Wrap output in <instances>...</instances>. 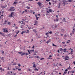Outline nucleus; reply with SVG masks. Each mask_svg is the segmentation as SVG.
I'll list each match as a JSON object with an SVG mask.
<instances>
[{"instance_id": "obj_9", "label": "nucleus", "mask_w": 75, "mask_h": 75, "mask_svg": "<svg viewBox=\"0 0 75 75\" xmlns=\"http://www.w3.org/2000/svg\"><path fill=\"white\" fill-rule=\"evenodd\" d=\"M37 4H38L39 6L40 7L41 6H42V4H41V2H38Z\"/></svg>"}, {"instance_id": "obj_21", "label": "nucleus", "mask_w": 75, "mask_h": 75, "mask_svg": "<svg viewBox=\"0 0 75 75\" xmlns=\"http://www.w3.org/2000/svg\"><path fill=\"white\" fill-rule=\"evenodd\" d=\"M15 68L16 69H18V71H19V68H18V67L16 66Z\"/></svg>"}, {"instance_id": "obj_49", "label": "nucleus", "mask_w": 75, "mask_h": 75, "mask_svg": "<svg viewBox=\"0 0 75 75\" xmlns=\"http://www.w3.org/2000/svg\"><path fill=\"white\" fill-rule=\"evenodd\" d=\"M40 59L41 60H42V59H44V58H41V59Z\"/></svg>"}, {"instance_id": "obj_43", "label": "nucleus", "mask_w": 75, "mask_h": 75, "mask_svg": "<svg viewBox=\"0 0 75 75\" xmlns=\"http://www.w3.org/2000/svg\"><path fill=\"white\" fill-rule=\"evenodd\" d=\"M35 53H37V52H38V51L36 50H35Z\"/></svg>"}, {"instance_id": "obj_23", "label": "nucleus", "mask_w": 75, "mask_h": 75, "mask_svg": "<svg viewBox=\"0 0 75 75\" xmlns=\"http://www.w3.org/2000/svg\"><path fill=\"white\" fill-rule=\"evenodd\" d=\"M53 2H54V4H56V3H57V1L53 0Z\"/></svg>"}, {"instance_id": "obj_48", "label": "nucleus", "mask_w": 75, "mask_h": 75, "mask_svg": "<svg viewBox=\"0 0 75 75\" xmlns=\"http://www.w3.org/2000/svg\"><path fill=\"white\" fill-rule=\"evenodd\" d=\"M52 57V55H51L49 56V58H50L51 57Z\"/></svg>"}, {"instance_id": "obj_38", "label": "nucleus", "mask_w": 75, "mask_h": 75, "mask_svg": "<svg viewBox=\"0 0 75 75\" xmlns=\"http://www.w3.org/2000/svg\"><path fill=\"white\" fill-rule=\"evenodd\" d=\"M68 69H71V68L70 66H69V68H68Z\"/></svg>"}, {"instance_id": "obj_7", "label": "nucleus", "mask_w": 75, "mask_h": 75, "mask_svg": "<svg viewBox=\"0 0 75 75\" xmlns=\"http://www.w3.org/2000/svg\"><path fill=\"white\" fill-rule=\"evenodd\" d=\"M14 14V12H12L11 13V14L9 15V17H13V15Z\"/></svg>"}, {"instance_id": "obj_51", "label": "nucleus", "mask_w": 75, "mask_h": 75, "mask_svg": "<svg viewBox=\"0 0 75 75\" xmlns=\"http://www.w3.org/2000/svg\"><path fill=\"white\" fill-rule=\"evenodd\" d=\"M1 71H3V72H4V69H2V70H1Z\"/></svg>"}, {"instance_id": "obj_63", "label": "nucleus", "mask_w": 75, "mask_h": 75, "mask_svg": "<svg viewBox=\"0 0 75 75\" xmlns=\"http://www.w3.org/2000/svg\"><path fill=\"white\" fill-rule=\"evenodd\" d=\"M72 34H74V31H72Z\"/></svg>"}, {"instance_id": "obj_62", "label": "nucleus", "mask_w": 75, "mask_h": 75, "mask_svg": "<svg viewBox=\"0 0 75 75\" xmlns=\"http://www.w3.org/2000/svg\"><path fill=\"white\" fill-rule=\"evenodd\" d=\"M32 48H34V45L33 46V47H32Z\"/></svg>"}, {"instance_id": "obj_20", "label": "nucleus", "mask_w": 75, "mask_h": 75, "mask_svg": "<svg viewBox=\"0 0 75 75\" xmlns=\"http://www.w3.org/2000/svg\"><path fill=\"white\" fill-rule=\"evenodd\" d=\"M21 28H24V26L23 25H21Z\"/></svg>"}, {"instance_id": "obj_1", "label": "nucleus", "mask_w": 75, "mask_h": 75, "mask_svg": "<svg viewBox=\"0 0 75 75\" xmlns=\"http://www.w3.org/2000/svg\"><path fill=\"white\" fill-rule=\"evenodd\" d=\"M71 1H72L71 0H69L67 1H66L65 0L63 1L62 4H63V6H65V4H68V3L71 2Z\"/></svg>"}, {"instance_id": "obj_32", "label": "nucleus", "mask_w": 75, "mask_h": 75, "mask_svg": "<svg viewBox=\"0 0 75 75\" xmlns=\"http://www.w3.org/2000/svg\"><path fill=\"white\" fill-rule=\"evenodd\" d=\"M26 8H27L28 9H30V7H29L28 6H27V7H26Z\"/></svg>"}, {"instance_id": "obj_56", "label": "nucleus", "mask_w": 75, "mask_h": 75, "mask_svg": "<svg viewBox=\"0 0 75 75\" xmlns=\"http://www.w3.org/2000/svg\"><path fill=\"white\" fill-rule=\"evenodd\" d=\"M73 63L74 64V65H75V61H74L73 62Z\"/></svg>"}, {"instance_id": "obj_24", "label": "nucleus", "mask_w": 75, "mask_h": 75, "mask_svg": "<svg viewBox=\"0 0 75 75\" xmlns=\"http://www.w3.org/2000/svg\"><path fill=\"white\" fill-rule=\"evenodd\" d=\"M1 35H2V36H4L5 37V35H4V33H2V34H1Z\"/></svg>"}, {"instance_id": "obj_54", "label": "nucleus", "mask_w": 75, "mask_h": 75, "mask_svg": "<svg viewBox=\"0 0 75 75\" xmlns=\"http://www.w3.org/2000/svg\"><path fill=\"white\" fill-rule=\"evenodd\" d=\"M67 35H64V37H67Z\"/></svg>"}, {"instance_id": "obj_26", "label": "nucleus", "mask_w": 75, "mask_h": 75, "mask_svg": "<svg viewBox=\"0 0 75 75\" xmlns=\"http://www.w3.org/2000/svg\"><path fill=\"white\" fill-rule=\"evenodd\" d=\"M49 11V12H52V9H50Z\"/></svg>"}, {"instance_id": "obj_52", "label": "nucleus", "mask_w": 75, "mask_h": 75, "mask_svg": "<svg viewBox=\"0 0 75 75\" xmlns=\"http://www.w3.org/2000/svg\"><path fill=\"white\" fill-rule=\"evenodd\" d=\"M60 35H61V36H63V35H64L63 34H60Z\"/></svg>"}, {"instance_id": "obj_16", "label": "nucleus", "mask_w": 75, "mask_h": 75, "mask_svg": "<svg viewBox=\"0 0 75 75\" xmlns=\"http://www.w3.org/2000/svg\"><path fill=\"white\" fill-rule=\"evenodd\" d=\"M4 13V11H1L0 12V15L1 14H3Z\"/></svg>"}, {"instance_id": "obj_5", "label": "nucleus", "mask_w": 75, "mask_h": 75, "mask_svg": "<svg viewBox=\"0 0 75 75\" xmlns=\"http://www.w3.org/2000/svg\"><path fill=\"white\" fill-rule=\"evenodd\" d=\"M1 8H6V7H7V5H6H6H2L1 6Z\"/></svg>"}, {"instance_id": "obj_28", "label": "nucleus", "mask_w": 75, "mask_h": 75, "mask_svg": "<svg viewBox=\"0 0 75 75\" xmlns=\"http://www.w3.org/2000/svg\"><path fill=\"white\" fill-rule=\"evenodd\" d=\"M51 41L50 40H48L46 42V43H47V44H48V43H49V42H50Z\"/></svg>"}, {"instance_id": "obj_30", "label": "nucleus", "mask_w": 75, "mask_h": 75, "mask_svg": "<svg viewBox=\"0 0 75 75\" xmlns=\"http://www.w3.org/2000/svg\"><path fill=\"white\" fill-rule=\"evenodd\" d=\"M60 51H63V49H62V48H61L60 49Z\"/></svg>"}, {"instance_id": "obj_64", "label": "nucleus", "mask_w": 75, "mask_h": 75, "mask_svg": "<svg viewBox=\"0 0 75 75\" xmlns=\"http://www.w3.org/2000/svg\"><path fill=\"white\" fill-rule=\"evenodd\" d=\"M2 34V32H0V34Z\"/></svg>"}, {"instance_id": "obj_34", "label": "nucleus", "mask_w": 75, "mask_h": 75, "mask_svg": "<svg viewBox=\"0 0 75 75\" xmlns=\"http://www.w3.org/2000/svg\"><path fill=\"white\" fill-rule=\"evenodd\" d=\"M49 34H52V31H50L49 33Z\"/></svg>"}, {"instance_id": "obj_29", "label": "nucleus", "mask_w": 75, "mask_h": 75, "mask_svg": "<svg viewBox=\"0 0 75 75\" xmlns=\"http://www.w3.org/2000/svg\"><path fill=\"white\" fill-rule=\"evenodd\" d=\"M24 33H25V31H22V33H21V34L22 35H23V34H24Z\"/></svg>"}, {"instance_id": "obj_44", "label": "nucleus", "mask_w": 75, "mask_h": 75, "mask_svg": "<svg viewBox=\"0 0 75 75\" xmlns=\"http://www.w3.org/2000/svg\"><path fill=\"white\" fill-rule=\"evenodd\" d=\"M71 72H72V74H74V72H75V71H71Z\"/></svg>"}, {"instance_id": "obj_13", "label": "nucleus", "mask_w": 75, "mask_h": 75, "mask_svg": "<svg viewBox=\"0 0 75 75\" xmlns=\"http://www.w3.org/2000/svg\"><path fill=\"white\" fill-rule=\"evenodd\" d=\"M38 24V21H35V24H34V25H37Z\"/></svg>"}, {"instance_id": "obj_39", "label": "nucleus", "mask_w": 75, "mask_h": 75, "mask_svg": "<svg viewBox=\"0 0 75 75\" xmlns=\"http://www.w3.org/2000/svg\"><path fill=\"white\" fill-rule=\"evenodd\" d=\"M52 46H53L54 47H57V45H55L54 44H53L52 45Z\"/></svg>"}, {"instance_id": "obj_19", "label": "nucleus", "mask_w": 75, "mask_h": 75, "mask_svg": "<svg viewBox=\"0 0 75 75\" xmlns=\"http://www.w3.org/2000/svg\"><path fill=\"white\" fill-rule=\"evenodd\" d=\"M35 17H36V20H38V18H39V17H37V15H35Z\"/></svg>"}, {"instance_id": "obj_8", "label": "nucleus", "mask_w": 75, "mask_h": 75, "mask_svg": "<svg viewBox=\"0 0 75 75\" xmlns=\"http://www.w3.org/2000/svg\"><path fill=\"white\" fill-rule=\"evenodd\" d=\"M19 54H20L21 56H23L24 55H25V53L24 52L22 53V52H19Z\"/></svg>"}, {"instance_id": "obj_22", "label": "nucleus", "mask_w": 75, "mask_h": 75, "mask_svg": "<svg viewBox=\"0 0 75 75\" xmlns=\"http://www.w3.org/2000/svg\"><path fill=\"white\" fill-rule=\"evenodd\" d=\"M34 70H35V71H38V69L37 68L35 69H33Z\"/></svg>"}, {"instance_id": "obj_59", "label": "nucleus", "mask_w": 75, "mask_h": 75, "mask_svg": "<svg viewBox=\"0 0 75 75\" xmlns=\"http://www.w3.org/2000/svg\"><path fill=\"white\" fill-rule=\"evenodd\" d=\"M45 35H48V34H47V33H46L45 34Z\"/></svg>"}, {"instance_id": "obj_53", "label": "nucleus", "mask_w": 75, "mask_h": 75, "mask_svg": "<svg viewBox=\"0 0 75 75\" xmlns=\"http://www.w3.org/2000/svg\"><path fill=\"white\" fill-rule=\"evenodd\" d=\"M0 70H2V68L1 67H0Z\"/></svg>"}, {"instance_id": "obj_37", "label": "nucleus", "mask_w": 75, "mask_h": 75, "mask_svg": "<svg viewBox=\"0 0 75 75\" xmlns=\"http://www.w3.org/2000/svg\"><path fill=\"white\" fill-rule=\"evenodd\" d=\"M70 54H73V51H71L70 52Z\"/></svg>"}, {"instance_id": "obj_3", "label": "nucleus", "mask_w": 75, "mask_h": 75, "mask_svg": "<svg viewBox=\"0 0 75 75\" xmlns=\"http://www.w3.org/2000/svg\"><path fill=\"white\" fill-rule=\"evenodd\" d=\"M2 30H3V32H4V33H7L8 32V30H7V29L6 28H4Z\"/></svg>"}, {"instance_id": "obj_45", "label": "nucleus", "mask_w": 75, "mask_h": 75, "mask_svg": "<svg viewBox=\"0 0 75 75\" xmlns=\"http://www.w3.org/2000/svg\"><path fill=\"white\" fill-rule=\"evenodd\" d=\"M34 50H31L30 51H33V52H34Z\"/></svg>"}, {"instance_id": "obj_58", "label": "nucleus", "mask_w": 75, "mask_h": 75, "mask_svg": "<svg viewBox=\"0 0 75 75\" xmlns=\"http://www.w3.org/2000/svg\"><path fill=\"white\" fill-rule=\"evenodd\" d=\"M8 70H10V69H9V67H8L7 69Z\"/></svg>"}, {"instance_id": "obj_46", "label": "nucleus", "mask_w": 75, "mask_h": 75, "mask_svg": "<svg viewBox=\"0 0 75 75\" xmlns=\"http://www.w3.org/2000/svg\"><path fill=\"white\" fill-rule=\"evenodd\" d=\"M21 24H24V25H25V23H24L22 22L21 23Z\"/></svg>"}, {"instance_id": "obj_36", "label": "nucleus", "mask_w": 75, "mask_h": 75, "mask_svg": "<svg viewBox=\"0 0 75 75\" xmlns=\"http://www.w3.org/2000/svg\"><path fill=\"white\" fill-rule=\"evenodd\" d=\"M17 2H14L13 3V4H17Z\"/></svg>"}, {"instance_id": "obj_4", "label": "nucleus", "mask_w": 75, "mask_h": 75, "mask_svg": "<svg viewBox=\"0 0 75 75\" xmlns=\"http://www.w3.org/2000/svg\"><path fill=\"white\" fill-rule=\"evenodd\" d=\"M52 28H57V25L56 24L52 25Z\"/></svg>"}, {"instance_id": "obj_35", "label": "nucleus", "mask_w": 75, "mask_h": 75, "mask_svg": "<svg viewBox=\"0 0 75 75\" xmlns=\"http://www.w3.org/2000/svg\"><path fill=\"white\" fill-rule=\"evenodd\" d=\"M30 51H29V50H28V54H31V53H30Z\"/></svg>"}, {"instance_id": "obj_11", "label": "nucleus", "mask_w": 75, "mask_h": 75, "mask_svg": "<svg viewBox=\"0 0 75 75\" xmlns=\"http://www.w3.org/2000/svg\"><path fill=\"white\" fill-rule=\"evenodd\" d=\"M61 3H59V4H58L57 7H58V8H60L61 7H60V5H61Z\"/></svg>"}, {"instance_id": "obj_41", "label": "nucleus", "mask_w": 75, "mask_h": 75, "mask_svg": "<svg viewBox=\"0 0 75 75\" xmlns=\"http://www.w3.org/2000/svg\"><path fill=\"white\" fill-rule=\"evenodd\" d=\"M49 5H51V2H49Z\"/></svg>"}, {"instance_id": "obj_60", "label": "nucleus", "mask_w": 75, "mask_h": 75, "mask_svg": "<svg viewBox=\"0 0 75 75\" xmlns=\"http://www.w3.org/2000/svg\"><path fill=\"white\" fill-rule=\"evenodd\" d=\"M19 33V31H18V32H16V34H18V33Z\"/></svg>"}, {"instance_id": "obj_57", "label": "nucleus", "mask_w": 75, "mask_h": 75, "mask_svg": "<svg viewBox=\"0 0 75 75\" xmlns=\"http://www.w3.org/2000/svg\"><path fill=\"white\" fill-rule=\"evenodd\" d=\"M56 17H57V18H58V15H56Z\"/></svg>"}, {"instance_id": "obj_31", "label": "nucleus", "mask_w": 75, "mask_h": 75, "mask_svg": "<svg viewBox=\"0 0 75 75\" xmlns=\"http://www.w3.org/2000/svg\"><path fill=\"white\" fill-rule=\"evenodd\" d=\"M1 59H2V60H4V58L2 57L1 58Z\"/></svg>"}, {"instance_id": "obj_2", "label": "nucleus", "mask_w": 75, "mask_h": 75, "mask_svg": "<svg viewBox=\"0 0 75 75\" xmlns=\"http://www.w3.org/2000/svg\"><path fill=\"white\" fill-rule=\"evenodd\" d=\"M15 10L14 9V7H10L9 9V11H13Z\"/></svg>"}, {"instance_id": "obj_17", "label": "nucleus", "mask_w": 75, "mask_h": 75, "mask_svg": "<svg viewBox=\"0 0 75 75\" xmlns=\"http://www.w3.org/2000/svg\"><path fill=\"white\" fill-rule=\"evenodd\" d=\"M25 33H26L27 34V33H29V31H29V30H26L25 31Z\"/></svg>"}, {"instance_id": "obj_55", "label": "nucleus", "mask_w": 75, "mask_h": 75, "mask_svg": "<svg viewBox=\"0 0 75 75\" xmlns=\"http://www.w3.org/2000/svg\"><path fill=\"white\" fill-rule=\"evenodd\" d=\"M2 54H4V51H3V50H2Z\"/></svg>"}, {"instance_id": "obj_10", "label": "nucleus", "mask_w": 75, "mask_h": 75, "mask_svg": "<svg viewBox=\"0 0 75 75\" xmlns=\"http://www.w3.org/2000/svg\"><path fill=\"white\" fill-rule=\"evenodd\" d=\"M32 64H33V67L34 68H36V66H35V62H33Z\"/></svg>"}, {"instance_id": "obj_27", "label": "nucleus", "mask_w": 75, "mask_h": 75, "mask_svg": "<svg viewBox=\"0 0 75 75\" xmlns=\"http://www.w3.org/2000/svg\"><path fill=\"white\" fill-rule=\"evenodd\" d=\"M69 42H70V40H68L66 44H68Z\"/></svg>"}, {"instance_id": "obj_14", "label": "nucleus", "mask_w": 75, "mask_h": 75, "mask_svg": "<svg viewBox=\"0 0 75 75\" xmlns=\"http://www.w3.org/2000/svg\"><path fill=\"white\" fill-rule=\"evenodd\" d=\"M54 21L55 22L56 21L57 22H58V21H59V20L58 19V18H56V19H54Z\"/></svg>"}, {"instance_id": "obj_40", "label": "nucleus", "mask_w": 75, "mask_h": 75, "mask_svg": "<svg viewBox=\"0 0 75 75\" xmlns=\"http://www.w3.org/2000/svg\"><path fill=\"white\" fill-rule=\"evenodd\" d=\"M8 25H10V24H11L9 22L8 23Z\"/></svg>"}, {"instance_id": "obj_12", "label": "nucleus", "mask_w": 75, "mask_h": 75, "mask_svg": "<svg viewBox=\"0 0 75 75\" xmlns=\"http://www.w3.org/2000/svg\"><path fill=\"white\" fill-rule=\"evenodd\" d=\"M67 71H68V69H66L65 71L64 72V74H63V75H65V74H67Z\"/></svg>"}, {"instance_id": "obj_50", "label": "nucleus", "mask_w": 75, "mask_h": 75, "mask_svg": "<svg viewBox=\"0 0 75 75\" xmlns=\"http://www.w3.org/2000/svg\"><path fill=\"white\" fill-rule=\"evenodd\" d=\"M13 65H16V63H14L13 64Z\"/></svg>"}, {"instance_id": "obj_18", "label": "nucleus", "mask_w": 75, "mask_h": 75, "mask_svg": "<svg viewBox=\"0 0 75 75\" xmlns=\"http://www.w3.org/2000/svg\"><path fill=\"white\" fill-rule=\"evenodd\" d=\"M63 51H64V52H66V51H67V49L66 48H64L63 49Z\"/></svg>"}, {"instance_id": "obj_42", "label": "nucleus", "mask_w": 75, "mask_h": 75, "mask_svg": "<svg viewBox=\"0 0 75 75\" xmlns=\"http://www.w3.org/2000/svg\"><path fill=\"white\" fill-rule=\"evenodd\" d=\"M13 27H16V24H14V25H13Z\"/></svg>"}, {"instance_id": "obj_33", "label": "nucleus", "mask_w": 75, "mask_h": 75, "mask_svg": "<svg viewBox=\"0 0 75 75\" xmlns=\"http://www.w3.org/2000/svg\"><path fill=\"white\" fill-rule=\"evenodd\" d=\"M25 13H27V12L28 11L27 10H25V11H24Z\"/></svg>"}, {"instance_id": "obj_15", "label": "nucleus", "mask_w": 75, "mask_h": 75, "mask_svg": "<svg viewBox=\"0 0 75 75\" xmlns=\"http://www.w3.org/2000/svg\"><path fill=\"white\" fill-rule=\"evenodd\" d=\"M62 21H63L64 22H66V19H65V18H64L62 20Z\"/></svg>"}, {"instance_id": "obj_6", "label": "nucleus", "mask_w": 75, "mask_h": 75, "mask_svg": "<svg viewBox=\"0 0 75 75\" xmlns=\"http://www.w3.org/2000/svg\"><path fill=\"white\" fill-rule=\"evenodd\" d=\"M64 58L65 59V60H66L67 61V60L69 59V57H68L67 56H66L64 57Z\"/></svg>"}, {"instance_id": "obj_25", "label": "nucleus", "mask_w": 75, "mask_h": 75, "mask_svg": "<svg viewBox=\"0 0 75 75\" xmlns=\"http://www.w3.org/2000/svg\"><path fill=\"white\" fill-rule=\"evenodd\" d=\"M6 37H10V34H8L6 35Z\"/></svg>"}, {"instance_id": "obj_61", "label": "nucleus", "mask_w": 75, "mask_h": 75, "mask_svg": "<svg viewBox=\"0 0 75 75\" xmlns=\"http://www.w3.org/2000/svg\"><path fill=\"white\" fill-rule=\"evenodd\" d=\"M26 55H28V53L27 52L26 53Z\"/></svg>"}, {"instance_id": "obj_47", "label": "nucleus", "mask_w": 75, "mask_h": 75, "mask_svg": "<svg viewBox=\"0 0 75 75\" xmlns=\"http://www.w3.org/2000/svg\"><path fill=\"white\" fill-rule=\"evenodd\" d=\"M36 58H40V57H39V56H36Z\"/></svg>"}]
</instances>
